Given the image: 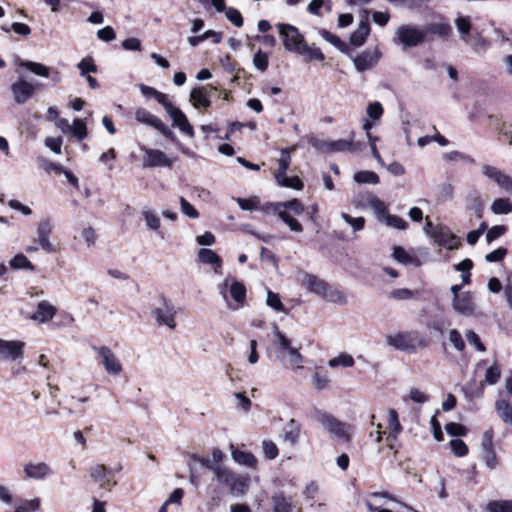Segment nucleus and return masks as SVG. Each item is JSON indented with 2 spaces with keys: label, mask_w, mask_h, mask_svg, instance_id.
Returning a JSON list of instances; mask_svg holds the SVG:
<instances>
[{
  "label": "nucleus",
  "mask_w": 512,
  "mask_h": 512,
  "mask_svg": "<svg viewBox=\"0 0 512 512\" xmlns=\"http://www.w3.org/2000/svg\"><path fill=\"white\" fill-rule=\"evenodd\" d=\"M310 417L313 421L320 424L324 430L334 439L344 443H350L352 436V425L342 422L331 413L313 407L310 410Z\"/></svg>",
  "instance_id": "1"
},
{
  "label": "nucleus",
  "mask_w": 512,
  "mask_h": 512,
  "mask_svg": "<svg viewBox=\"0 0 512 512\" xmlns=\"http://www.w3.org/2000/svg\"><path fill=\"white\" fill-rule=\"evenodd\" d=\"M220 294L232 310L243 306L246 299V287L242 282L228 276L223 284L219 285Z\"/></svg>",
  "instance_id": "2"
},
{
  "label": "nucleus",
  "mask_w": 512,
  "mask_h": 512,
  "mask_svg": "<svg viewBox=\"0 0 512 512\" xmlns=\"http://www.w3.org/2000/svg\"><path fill=\"white\" fill-rule=\"evenodd\" d=\"M215 479L229 489V493L233 496H242L249 489L250 479L246 475L233 472L229 468L222 466L218 469Z\"/></svg>",
  "instance_id": "3"
},
{
  "label": "nucleus",
  "mask_w": 512,
  "mask_h": 512,
  "mask_svg": "<svg viewBox=\"0 0 512 512\" xmlns=\"http://www.w3.org/2000/svg\"><path fill=\"white\" fill-rule=\"evenodd\" d=\"M393 41L395 44L402 45V50H406L424 43L426 34L417 26L404 24L397 28Z\"/></svg>",
  "instance_id": "4"
},
{
  "label": "nucleus",
  "mask_w": 512,
  "mask_h": 512,
  "mask_svg": "<svg viewBox=\"0 0 512 512\" xmlns=\"http://www.w3.org/2000/svg\"><path fill=\"white\" fill-rule=\"evenodd\" d=\"M274 334L276 336L275 345L278 349V358L283 361V353L289 355V364L296 368H301L303 362V356L297 348L292 347L290 339H288L277 326L274 327Z\"/></svg>",
  "instance_id": "5"
},
{
  "label": "nucleus",
  "mask_w": 512,
  "mask_h": 512,
  "mask_svg": "<svg viewBox=\"0 0 512 512\" xmlns=\"http://www.w3.org/2000/svg\"><path fill=\"white\" fill-rule=\"evenodd\" d=\"M277 28L284 48L289 52L297 54L305 42L303 35L295 26L290 24L279 23Z\"/></svg>",
  "instance_id": "6"
},
{
  "label": "nucleus",
  "mask_w": 512,
  "mask_h": 512,
  "mask_svg": "<svg viewBox=\"0 0 512 512\" xmlns=\"http://www.w3.org/2000/svg\"><path fill=\"white\" fill-rule=\"evenodd\" d=\"M451 305L455 313L464 317L478 316L481 314L478 309L475 294L471 291H464L462 295L453 297Z\"/></svg>",
  "instance_id": "7"
},
{
  "label": "nucleus",
  "mask_w": 512,
  "mask_h": 512,
  "mask_svg": "<svg viewBox=\"0 0 512 512\" xmlns=\"http://www.w3.org/2000/svg\"><path fill=\"white\" fill-rule=\"evenodd\" d=\"M91 348L97 353L101 364L109 375H120L122 372V365L108 346L92 345Z\"/></svg>",
  "instance_id": "8"
},
{
  "label": "nucleus",
  "mask_w": 512,
  "mask_h": 512,
  "mask_svg": "<svg viewBox=\"0 0 512 512\" xmlns=\"http://www.w3.org/2000/svg\"><path fill=\"white\" fill-rule=\"evenodd\" d=\"M161 299L163 307L153 309L151 314L155 318L158 325H166L170 329H174L176 327L175 307L166 297L162 296Z\"/></svg>",
  "instance_id": "9"
},
{
  "label": "nucleus",
  "mask_w": 512,
  "mask_h": 512,
  "mask_svg": "<svg viewBox=\"0 0 512 512\" xmlns=\"http://www.w3.org/2000/svg\"><path fill=\"white\" fill-rule=\"evenodd\" d=\"M144 152L143 156V167L144 168H155V167H166L172 168L173 161L167 157V155L159 149L141 147Z\"/></svg>",
  "instance_id": "10"
},
{
  "label": "nucleus",
  "mask_w": 512,
  "mask_h": 512,
  "mask_svg": "<svg viewBox=\"0 0 512 512\" xmlns=\"http://www.w3.org/2000/svg\"><path fill=\"white\" fill-rule=\"evenodd\" d=\"M347 55L351 57L355 69L361 73L373 68L381 58V52L377 48L366 49L355 57H352L349 53Z\"/></svg>",
  "instance_id": "11"
},
{
  "label": "nucleus",
  "mask_w": 512,
  "mask_h": 512,
  "mask_svg": "<svg viewBox=\"0 0 512 512\" xmlns=\"http://www.w3.org/2000/svg\"><path fill=\"white\" fill-rule=\"evenodd\" d=\"M310 144L320 150L326 152H356V144L353 140L339 139L335 141H319L312 139Z\"/></svg>",
  "instance_id": "12"
},
{
  "label": "nucleus",
  "mask_w": 512,
  "mask_h": 512,
  "mask_svg": "<svg viewBox=\"0 0 512 512\" xmlns=\"http://www.w3.org/2000/svg\"><path fill=\"white\" fill-rule=\"evenodd\" d=\"M432 236L437 245L443 246L448 250L457 249L461 244V239L446 226L436 227Z\"/></svg>",
  "instance_id": "13"
},
{
  "label": "nucleus",
  "mask_w": 512,
  "mask_h": 512,
  "mask_svg": "<svg viewBox=\"0 0 512 512\" xmlns=\"http://www.w3.org/2000/svg\"><path fill=\"white\" fill-rule=\"evenodd\" d=\"M25 343L0 339V360L17 361L23 358Z\"/></svg>",
  "instance_id": "14"
},
{
  "label": "nucleus",
  "mask_w": 512,
  "mask_h": 512,
  "mask_svg": "<svg viewBox=\"0 0 512 512\" xmlns=\"http://www.w3.org/2000/svg\"><path fill=\"white\" fill-rule=\"evenodd\" d=\"M481 171L484 176L496 182L507 193L512 195V177L495 166L487 164L482 166Z\"/></svg>",
  "instance_id": "15"
},
{
  "label": "nucleus",
  "mask_w": 512,
  "mask_h": 512,
  "mask_svg": "<svg viewBox=\"0 0 512 512\" xmlns=\"http://www.w3.org/2000/svg\"><path fill=\"white\" fill-rule=\"evenodd\" d=\"M11 93L15 103L25 104L35 93V87L25 80H18L11 85Z\"/></svg>",
  "instance_id": "16"
},
{
  "label": "nucleus",
  "mask_w": 512,
  "mask_h": 512,
  "mask_svg": "<svg viewBox=\"0 0 512 512\" xmlns=\"http://www.w3.org/2000/svg\"><path fill=\"white\" fill-rule=\"evenodd\" d=\"M173 121V125L178 127L179 130L190 137L194 136V129L190 125L186 115L181 109L174 105L166 111Z\"/></svg>",
  "instance_id": "17"
},
{
  "label": "nucleus",
  "mask_w": 512,
  "mask_h": 512,
  "mask_svg": "<svg viewBox=\"0 0 512 512\" xmlns=\"http://www.w3.org/2000/svg\"><path fill=\"white\" fill-rule=\"evenodd\" d=\"M411 341V334L404 332L388 335L386 337L387 344L400 351L414 350V346L411 344Z\"/></svg>",
  "instance_id": "18"
},
{
  "label": "nucleus",
  "mask_w": 512,
  "mask_h": 512,
  "mask_svg": "<svg viewBox=\"0 0 512 512\" xmlns=\"http://www.w3.org/2000/svg\"><path fill=\"white\" fill-rule=\"evenodd\" d=\"M56 314V308L49 302L43 300L37 305L36 311L31 315V319L39 323H45L51 320Z\"/></svg>",
  "instance_id": "19"
},
{
  "label": "nucleus",
  "mask_w": 512,
  "mask_h": 512,
  "mask_svg": "<svg viewBox=\"0 0 512 512\" xmlns=\"http://www.w3.org/2000/svg\"><path fill=\"white\" fill-rule=\"evenodd\" d=\"M24 473L28 478L40 480L51 474V468L44 462H29L24 466Z\"/></svg>",
  "instance_id": "20"
},
{
  "label": "nucleus",
  "mask_w": 512,
  "mask_h": 512,
  "mask_svg": "<svg viewBox=\"0 0 512 512\" xmlns=\"http://www.w3.org/2000/svg\"><path fill=\"white\" fill-rule=\"evenodd\" d=\"M305 286L309 292L323 298L325 292L328 290L329 284L315 275L306 274Z\"/></svg>",
  "instance_id": "21"
},
{
  "label": "nucleus",
  "mask_w": 512,
  "mask_h": 512,
  "mask_svg": "<svg viewBox=\"0 0 512 512\" xmlns=\"http://www.w3.org/2000/svg\"><path fill=\"white\" fill-rule=\"evenodd\" d=\"M230 448H231V457L237 464L246 466L249 468L256 467L257 459L251 452L242 451V450L234 447V445H231Z\"/></svg>",
  "instance_id": "22"
},
{
  "label": "nucleus",
  "mask_w": 512,
  "mask_h": 512,
  "mask_svg": "<svg viewBox=\"0 0 512 512\" xmlns=\"http://www.w3.org/2000/svg\"><path fill=\"white\" fill-rule=\"evenodd\" d=\"M423 31H425V34H431L435 35L441 40H448L452 33V27L448 23H429L425 25Z\"/></svg>",
  "instance_id": "23"
},
{
  "label": "nucleus",
  "mask_w": 512,
  "mask_h": 512,
  "mask_svg": "<svg viewBox=\"0 0 512 512\" xmlns=\"http://www.w3.org/2000/svg\"><path fill=\"white\" fill-rule=\"evenodd\" d=\"M370 33V26L367 19L361 20L357 29L350 35V43L354 46H362Z\"/></svg>",
  "instance_id": "24"
},
{
  "label": "nucleus",
  "mask_w": 512,
  "mask_h": 512,
  "mask_svg": "<svg viewBox=\"0 0 512 512\" xmlns=\"http://www.w3.org/2000/svg\"><path fill=\"white\" fill-rule=\"evenodd\" d=\"M366 203L373 209L379 221H383L388 214L385 203L372 193L365 196Z\"/></svg>",
  "instance_id": "25"
},
{
  "label": "nucleus",
  "mask_w": 512,
  "mask_h": 512,
  "mask_svg": "<svg viewBox=\"0 0 512 512\" xmlns=\"http://www.w3.org/2000/svg\"><path fill=\"white\" fill-rule=\"evenodd\" d=\"M284 440L288 441L291 445L298 443L301 425L295 419H290L284 427Z\"/></svg>",
  "instance_id": "26"
},
{
  "label": "nucleus",
  "mask_w": 512,
  "mask_h": 512,
  "mask_svg": "<svg viewBox=\"0 0 512 512\" xmlns=\"http://www.w3.org/2000/svg\"><path fill=\"white\" fill-rule=\"evenodd\" d=\"M495 410L501 420L512 426V405L506 399H498L495 402Z\"/></svg>",
  "instance_id": "27"
},
{
  "label": "nucleus",
  "mask_w": 512,
  "mask_h": 512,
  "mask_svg": "<svg viewBox=\"0 0 512 512\" xmlns=\"http://www.w3.org/2000/svg\"><path fill=\"white\" fill-rule=\"evenodd\" d=\"M18 65L20 67L26 68L27 70H29L30 72H32L33 74H35L37 76H41L44 78L50 77L51 69L41 63L28 61V60H20L18 62Z\"/></svg>",
  "instance_id": "28"
},
{
  "label": "nucleus",
  "mask_w": 512,
  "mask_h": 512,
  "mask_svg": "<svg viewBox=\"0 0 512 512\" xmlns=\"http://www.w3.org/2000/svg\"><path fill=\"white\" fill-rule=\"evenodd\" d=\"M388 426L391 433L387 436V440H397L398 435L402 432L403 428L398 418V413L394 409L388 410Z\"/></svg>",
  "instance_id": "29"
},
{
  "label": "nucleus",
  "mask_w": 512,
  "mask_h": 512,
  "mask_svg": "<svg viewBox=\"0 0 512 512\" xmlns=\"http://www.w3.org/2000/svg\"><path fill=\"white\" fill-rule=\"evenodd\" d=\"M143 219L146 223V226L153 231H156L158 235L164 239V233L160 231V218L158 215L151 209H144L142 211Z\"/></svg>",
  "instance_id": "30"
},
{
  "label": "nucleus",
  "mask_w": 512,
  "mask_h": 512,
  "mask_svg": "<svg viewBox=\"0 0 512 512\" xmlns=\"http://www.w3.org/2000/svg\"><path fill=\"white\" fill-rule=\"evenodd\" d=\"M135 119L139 123L145 124L147 126H151L154 129L157 127V125L161 121L160 118H158L157 116L153 115L147 109L141 108V107L136 109V111H135Z\"/></svg>",
  "instance_id": "31"
},
{
  "label": "nucleus",
  "mask_w": 512,
  "mask_h": 512,
  "mask_svg": "<svg viewBox=\"0 0 512 512\" xmlns=\"http://www.w3.org/2000/svg\"><path fill=\"white\" fill-rule=\"evenodd\" d=\"M207 87H196L190 93V99L195 107H203L207 109L211 106V101L206 97Z\"/></svg>",
  "instance_id": "32"
},
{
  "label": "nucleus",
  "mask_w": 512,
  "mask_h": 512,
  "mask_svg": "<svg viewBox=\"0 0 512 512\" xmlns=\"http://www.w3.org/2000/svg\"><path fill=\"white\" fill-rule=\"evenodd\" d=\"M295 148H284L281 150V156L278 160V170L275 174V178H282L284 177V174L287 173V170L289 169L290 163H291V151H293Z\"/></svg>",
  "instance_id": "33"
},
{
  "label": "nucleus",
  "mask_w": 512,
  "mask_h": 512,
  "mask_svg": "<svg viewBox=\"0 0 512 512\" xmlns=\"http://www.w3.org/2000/svg\"><path fill=\"white\" fill-rule=\"evenodd\" d=\"M320 36L330 44H332L335 48H337L340 52L348 54V46L347 44L340 39L337 35L329 32L326 29L319 30Z\"/></svg>",
  "instance_id": "34"
},
{
  "label": "nucleus",
  "mask_w": 512,
  "mask_h": 512,
  "mask_svg": "<svg viewBox=\"0 0 512 512\" xmlns=\"http://www.w3.org/2000/svg\"><path fill=\"white\" fill-rule=\"evenodd\" d=\"M392 256L397 262L405 264V265H408V264H413L416 266L420 265V261L418 260V258L408 254L406 252V250L401 246H395L393 248Z\"/></svg>",
  "instance_id": "35"
},
{
  "label": "nucleus",
  "mask_w": 512,
  "mask_h": 512,
  "mask_svg": "<svg viewBox=\"0 0 512 512\" xmlns=\"http://www.w3.org/2000/svg\"><path fill=\"white\" fill-rule=\"evenodd\" d=\"M10 267L14 270L34 271V264L22 253L16 254L10 261Z\"/></svg>",
  "instance_id": "36"
},
{
  "label": "nucleus",
  "mask_w": 512,
  "mask_h": 512,
  "mask_svg": "<svg viewBox=\"0 0 512 512\" xmlns=\"http://www.w3.org/2000/svg\"><path fill=\"white\" fill-rule=\"evenodd\" d=\"M297 54L304 56L306 61L316 60L322 62L325 59L324 54L319 48L310 47L306 42H304Z\"/></svg>",
  "instance_id": "37"
},
{
  "label": "nucleus",
  "mask_w": 512,
  "mask_h": 512,
  "mask_svg": "<svg viewBox=\"0 0 512 512\" xmlns=\"http://www.w3.org/2000/svg\"><path fill=\"white\" fill-rule=\"evenodd\" d=\"M455 26L460 34L461 40L468 42L471 32V22L468 16H459L455 19Z\"/></svg>",
  "instance_id": "38"
},
{
  "label": "nucleus",
  "mask_w": 512,
  "mask_h": 512,
  "mask_svg": "<svg viewBox=\"0 0 512 512\" xmlns=\"http://www.w3.org/2000/svg\"><path fill=\"white\" fill-rule=\"evenodd\" d=\"M273 504V512H292V502L290 498H286L283 494H277L271 498Z\"/></svg>",
  "instance_id": "39"
},
{
  "label": "nucleus",
  "mask_w": 512,
  "mask_h": 512,
  "mask_svg": "<svg viewBox=\"0 0 512 512\" xmlns=\"http://www.w3.org/2000/svg\"><path fill=\"white\" fill-rule=\"evenodd\" d=\"M198 258L200 262L204 264H211L217 267H221L222 260L221 258L211 249L201 248L198 252Z\"/></svg>",
  "instance_id": "40"
},
{
  "label": "nucleus",
  "mask_w": 512,
  "mask_h": 512,
  "mask_svg": "<svg viewBox=\"0 0 512 512\" xmlns=\"http://www.w3.org/2000/svg\"><path fill=\"white\" fill-rule=\"evenodd\" d=\"M274 210L291 211L295 215H300L304 212V206L298 199H292L285 202H277Z\"/></svg>",
  "instance_id": "41"
},
{
  "label": "nucleus",
  "mask_w": 512,
  "mask_h": 512,
  "mask_svg": "<svg viewBox=\"0 0 512 512\" xmlns=\"http://www.w3.org/2000/svg\"><path fill=\"white\" fill-rule=\"evenodd\" d=\"M469 208L474 212L478 219L483 217L484 203L481 196L477 193H471L468 195Z\"/></svg>",
  "instance_id": "42"
},
{
  "label": "nucleus",
  "mask_w": 512,
  "mask_h": 512,
  "mask_svg": "<svg viewBox=\"0 0 512 512\" xmlns=\"http://www.w3.org/2000/svg\"><path fill=\"white\" fill-rule=\"evenodd\" d=\"M491 211L496 215L508 214L512 211V203L508 198H497L491 205Z\"/></svg>",
  "instance_id": "43"
},
{
  "label": "nucleus",
  "mask_w": 512,
  "mask_h": 512,
  "mask_svg": "<svg viewBox=\"0 0 512 512\" xmlns=\"http://www.w3.org/2000/svg\"><path fill=\"white\" fill-rule=\"evenodd\" d=\"M487 512H512V500H492L486 505Z\"/></svg>",
  "instance_id": "44"
},
{
  "label": "nucleus",
  "mask_w": 512,
  "mask_h": 512,
  "mask_svg": "<svg viewBox=\"0 0 512 512\" xmlns=\"http://www.w3.org/2000/svg\"><path fill=\"white\" fill-rule=\"evenodd\" d=\"M354 365V358L347 353H340L337 357H334L328 361L330 368L337 367H352Z\"/></svg>",
  "instance_id": "45"
},
{
  "label": "nucleus",
  "mask_w": 512,
  "mask_h": 512,
  "mask_svg": "<svg viewBox=\"0 0 512 512\" xmlns=\"http://www.w3.org/2000/svg\"><path fill=\"white\" fill-rule=\"evenodd\" d=\"M210 35H214V43H220L222 40V33L216 32L214 30H207L203 34L198 36H190L188 37V42L191 46L195 47L199 43L203 42L204 40L210 38Z\"/></svg>",
  "instance_id": "46"
},
{
  "label": "nucleus",
  "mask_w": 512,
  "mask_h": 512,
  "mask_svg": "<svg viewBox=\"0 0 512 512\" xmlns=\"http://www.w3.org/2000/svg\"><path fill=\"white\" fill-rule=\"evenodd\" d=\"M277 212V215L279 218L294 232H302L303 227L302 225L294 218L292 217L288 211L285 210H274Z\"/></svg>",
  "instance_id": "47"
},
{
  "label": "nucleus",
  "mask_w": 512,
  "mask_h": 512,
  "mask_svg": "<svg viewBox=\"0 0 512 512\" xmlns=\"http://www.w3.org/2000/svg\"><path fill=\"white\" fill-rule=\"evenodd\" d=\"M323 299L339 305H345L347 303L346 295L342 291L338 289H333L330 286L328 287V290L325 292Z\"/></svg>",
  "instance_id": "48"
},
{
  "label": "nucleus",
  "mask_w": 512,
  "mask_h": 512,
  "mask_svg": "<svg viewBox=\"0 0 512 512\" xmlns=\"http://www.w3.org/2000/svg\"><path fill=\"white\" fill-rule=\"evenodd\" d=\"M112 475V470L108 469L105 465L97 464L90 468V476L94 481L101 484L107 476Z\"/></svg>",
  "instance_id": "49"
},
{
  "label": "nucleus",
  "mask_w": 512,
  "mask_h": 512,
  "mask_svg": "<svg viewBox=\"0 0 512 512\" xmlns=\"http://www.w3.org/2000/svg\"><path fill=\"white\" fill-rule=\"evenodd\" d=\"M276 181H277L278 185H280L282 187L292 188V189H296V190H301L303 188V183L299 177H297V176L289 177L287 175V173L284 174L283 179L276 178Z\"/></svg>",
  "instance_id": "50"
},
{
  "label": "nucleus",
  "mask_w": 512,
  "mask_h": 512,
  "mask_svg": "<svg viewBox=\"0 0 512 512\" xmlns=\"http://www.w3.org/2000/svg\"><path fill=\"white\" fill-rule=\"evenodd\" d=\"M354 180L360 184H377L379 183V176L373 171H360L355 173Z\"/></svg>",
  "instance_id": "51"
},
{
  "label": "nucleus",
  "mask_w": 512,
  "mask_h": 512,
  "mask_svg": "<svg viewBox=\"0 0 512 512\" xmlns=\"http://www.w3.org/2000/svg\"><path fill=\"white\" fill-rule=\"evenodd\" d=\"M266 304L276 312H285V306L282 303L279 294L271 290L267 291Z\"/></svg>",
  "instance_id": "52"
},
{
  "label": "nucleus",
  "mask_w": 512,
  "mask_h": 512,
  "mask_svg": "<svg viewBox=\"0 0 512 512\" xmlns=\"http://www.w3.org/2000/svg\"><path fill=\"white\" fill-rule=\"evenodd\" d=\"M70 133H72L78 141H82L87 136L86 123L82 119H75L71 126Z\"/></svg>",
  "instance_id": "53"
},
{
  "label": "nucleus",
  "mask_w": 512,
  "mask_h": 512,
  "mask_svg": "<svg viewBox=\"0 0 512 512\" xmlns=\"http://www.w3.org/2000/svg\"><path fill=\"white\" fill-rule=\"evenodd\" d=\"M77 68L80 70L81 76H86L88 73H96L97 66L92 57L87 56L83 58L78 64Z\"/></svg>",
  "instance_id": "54"
},
{
  "label": "nucleus",
  "mask_w": 512,
  "mask_h": 512,
  "mask_svg": "<svg viewBox=\"0 0 512 512\" xmlns=\"http://www.w3.org/2000/svg\"><path fill=\"white\" fill-rule=\"evenodd\" d=\"M382 222H384L387 226L398 230H405L408 227V223L404 219L389 213L385 216Z\"/></svg>",
  "instance_id": "55"
},
{
  "label": "nucleus",
  "mask_w": 512,
  "mask_h": 512,
  "mask_svg": "<svg viewBox=\"0 0 512 512\" xmlns=\"http://www.w3.org/2000/svg\"><path fill=\"white\" fill-rule=\"evenodd\" d=\"M501 377V369L498 364L494 363L487 368L485 374V382L489 385L496 384Z\"/></svg>",
  "instance_id": "56"
},
{
  "label": "nucleus",
  "mask_w": 512,
  "mask_h": 512,
  "mask_svg": "<svg viewBox=\"0 0 512 512\" xmlns=\"http://www.w3.org/2000/svg\"><path fill=\"white\" fill-rule=\"evenodd\" d=\"M311 382H312L314 389L317 391H320V390H323L328 387L330 379L327 376V374H322V373H319L316 371L312 375Z\"/></svg>",
  "instance_id": "57"
},
{
  "label": "nucleus",
  "mask_w": 512,
  "mask_h": 512,
  "mask_svg": "<svg viewBox=\"0 0 512 512\" xmlns=\"http://www.w3.org/2000/svg\"><path fill=\"white\" fill-rule=\"evenodd\" d=\"M449 341L458 352H463L465 350V342L461 333L457 329L450 330Z\"/></svg>",
  "instance_id": "58"
},
{
  "label": "nucleus",
  "mask_w": 512,
  "mask_h": 512,
  "mask_svg": "<svg viewBox=\"0 0 512 512\" xmlns=\"http://www.w3.org/2000/svg\"><path fill=\"white\" fill-rule=\"evenodd\" d=\"M253 64L255 67L260 70L261 72H264L267 70L269 65L268 55L264 52H262L261 49H259L253 57Z\"/></svg>",
  "instance_id": "59"
},
{
  "label": "nucleus",
  "mask_w": 512,
  "mask_h": 512,
  "mask_svg": "<svg viewBox=\"0 0 512 512\" xmlns=\"http://www.w3.org/2000/svg\"><path fill=\"white\" fill-rule=\"evenodd\" d=\"M341 217L347 224H349L352 227V229L355 232L360 231L364 228L365 218L362 216L354 218L347 213H342Z\"/></svg>",
  "instance_id": "60"
},
{
  "label": "nucleus",
  "mask_w": 512,
  "mask_h": 512,
  "mask_svg": "<svg viewBox=\"0 0 512 512\" xmlns=\"http://www.w3.org/2000/svg\"><path fill=\"white\" fill-rule=\"evenodd\" d=\"M450 446L453 454L457 457H463L468 454V447L461 439H453L450 441Z\"/></svg>",
  "instance_id": "61"
},
{
  "label": "nucleus",
  "mask_w": 512,
  "mask_h": 512,
  "mask_svg": "<svg viewBox=\"0 0 512 512\" xmlns=\"http://www.w3.org/2000/svg\"><path fill=\"white\" fill-rule=\"evenodd\" d=\"M262 449L264 456L269 459L273 460L278 456V447L277 445L271 441V440H265L262 443Z\"/></svg>",
  "instance_id": "62"
},
{
  "label": "nucleus",
  "mask_w": 512,
  "mask_h": 512,
  "mask_svg": "<svg viewBox=\"0 0 512 512\" xmlns=\"http://www.w3.org/2000/svg\"><path fill=\"white\" fill-rule=\"evenodd\" d=\"M40 507V500L38 498L27 500L21 505L16 507L15 512H34Z\"/></svg>",
  "instance_id": "63"
},
{
  "label": "nucleus",
  "mask_w": 512,
  "mask_h": 512,
  "mask_svg": "<svg viewBox=\"0 0 512 512\" xmlns=\"http://www.w3.org/2000/svg\"><path fill=\"white\" fill-rule=\"evenodd\" d=\"M497 131L508 144H512V123L501 122L497 127Z\"/></svg>",
  "instance_id": "64"
}]
</instances>
